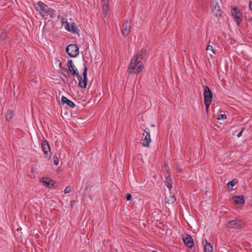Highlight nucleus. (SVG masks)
<instances>
[{
  "mask_svg": "<svg viewBox=\"0 0 252 252\" xmlns=\"http://www.w3.org/2000/svg\"><path fill=\"white\" fill-rule=\"evenodd\" d=\"M243 225V222L239 220H234L229 221L227 223V226L229 228L238 229Z\"/></svg>",
  "mask_w": 252,
  "mask_h": 252,
  "instance_id": "nucleus-10",
  "label": "nucleus"
},
{
  "mask_svg": "<svg viewBox=\"0 0 252 252\" xmlns=\"http://www.w3.org/2000/svg\"><path fill=\"white\" fill-rule=\"evenodd\" d=\"M234 202L237 204H244V199L243 196H236L233 197Z\"/></svg>",
  "mask_w": 252,
  "mask_h": 252,
  "instance_id": "nucleus-20",
  "label": "nucleus"
},
{
  "mask_svg": "<svg viewBox=\"0 0 252 252\" xmlns=\"http://www.w3.org/2000/svg\"><path fill=\"white\" fill-rule=\"evenodd\" d=\"M245 128L244 127H243L241 131L237 134V137H240L242 135V134L243 133V132L244 131Z\"/></svg>",
  "mask_w": 252,
  "mask_h": 252,
  "instance_id": "nucleus-32",
  "label": "nucleus"
},
{
  "mask_svg": "<svg viewBox=\"0 0 252 252\" xmlns=\"http://www.w3.org/2000/svg\"><path fill=\"white\" fill-rule=\"evenodd\" d=\"M76 24L74 23H72L70 25V32H75L76 31Z\"/></svg>",
  "mask_w": 252,
  "mask_h": 252,
  "instance_id": "nucleus-24",
  "label": "nucleus"
},
{
  "mask_svg": "<svg viewBox=\"0 0 252 252\" xmlns=\"http://www.w3.org/2000/svg\"><path fill=\"white\" fill-rule=\"evenodd\" d=\"M240 11L237 8V7H234L232 8L231 15L238 26L240 25L241 22L242 21V19L240 17Z\"/></svg>",
  "mask_w": 252,
  "mask_h": 252,
  "instance_id": "nucleus-8",
  "label": "nucleus"
},
{
  "mask_svg": "<svg viewBox=\"0 0 252 252\" xmlns=\"http://www.w3.org/2000/svg\"><path fill=\"white\" fill-rule=\"evenodd\" d=\"M165 200L166 203L169 204H173L176 200V198L174 194L171 192H169L166 195Z\"/></svg>",
  "mask_w": 252,
  "mask_h": 252,
  "instance_id": "nucleus-15",
  "label": "nucleus"
},
{
  "mask_svg": "<svg viewBox=\"0 0 252 252\" xmlns=\"http://www.w3.org/2000/svg\"><path fill=\"white\" fill-rule=\"evenodd\" d=\"M45 14H46L47 15L46 16H44V18H45V19H47L49 18L52 19L55 18L56 16V11L50 7H48V10L46 11Z\"/></svg>",
  "mask_w": 252,
  "mask_h": 252,
  "instance_id": "nucleus-16",
  "label": "nucleus"
},
{
  "mask_svg": "<svg viewBox=\"0 0 252 252\" xmlns=\"http://www.w3.org/2000/svg\"><path fill=\"white\" fill-rule=\"evenodd\" d=\"M101 5L102 10L103 13L107 16L109 10V0H101Z\"/></svg>",
  "mask_w": 252,
  "mask_h": 252,
  "instance_id": "nucleus-14",
  "label": "nucleus"
},
{
  "mask_svg": "<svg viewBox=\"0 0 252 252\" xmlns=\"http://www.w3.org/2000/svg\"><path fill=\"white\" fill-rule=\"evenodd\" d=\"M237 183V181L235 180H232V181L229 182L227 184L228 185H230L231 187H234L235 186L236 183Z\"/></svg>",
  "mask_w": 252,
  "mask_h": 252,
  "instance_id": "nucleus-27",
  "label": "nucleus"
},
{
  "mask_svg": "<svg viewBox=\"0 0 252 252\" xmlns=\"http://www.w3.org/2000/svg\"><path fill=\"white\" fill-rule=\"evenodd\" d=\"M185 246L188 248H191L194 244L192 237L189 234H186L183 237Z\"/></svg>",
  "mask_w": 252,
  "mask_h": 252,
  "instance_id": "nucleus-13",
  "label": "nucleus"
},
{
  "mask_svg": "<svg viewBox=\"0 0 252 252\" xmlns=\"http://www.w3.org/2000/svg\"><path fill=\"white\" fill-rule=\"evenodd\" d=\"M164 184L169 189L172 188V181L169 174L168 175H165Z\"/></svg>",
  "mask_w": 252,
  "mask_h": 252,
  "instance_id": "nucleus-19",
  "label": "nucleus"
},
{
  "mask_svg": "<svg viewBox=\"0 0 252 252\" xmlns=\"http://www.w3.org/2000/svg\"><path fill=\"white\" fill-rule=\"evenodd\" d=\"M146 50L141 49L131 59L127 70L130 73H139L144 68V66L141 63L144 57L146 55Z\"/></svg>",
  "mask_w": 252,
  "mask_h": 252,
  "instance_id": "nucleus-1",
  "label": "nucleus"
},
{
  "mask_svg": "<svg viewBox=\"0 0 252 252\" xmlns=\"http://www.w3.org/2000/svg\"><path fill=\"white\" fill-rule=\"evenodd\" d=\"M207 51H211V52H212L213 53H214V54L215 53V51H214L213 46L210 45H209L207 46Z\"/></svg>",
  "mask_w": 252,
  "mask_h": 252,
  "instance_id": "nucleus-28",
  "label": "nucleus"
},
{
  "mask_svg": "<svg viewBox=\"0 0 252 252\" xmlns=\"http://www.w3.org/2000/svg\"><path fill=\"white\" fill-rule=\"evenodd\" d=\"M14 116V113L11 110H8L6 115V119L7 121H11L13 117Z\"/></svg>",
  "mask_w": 252,
  "mask_h": 252,
  "instance_id": "nucleus-22",
  "label": "nucleus"
},
{
  "mask_svg": "<svg viewBox=\"0 0 252 252\" xmlns=\"http://www.w3.org/2000/svg\"><path fill=\"white\" fill-rule=\"evenodd\" d=\"M67 67L70 73L67 72V74L63 73V76L65 78L69 77L70 76H79V73L77 71V69L75 68V66L73 64L72 60H69L67 63Z\"/></svg>",
  "mask_w": 252,
  "mask_h": 252,
  "instance_id": "nucleus-6",
  "label": "nucleus"
},
{
  "mask_svg": "<svg viewBox=\"0 0 252 252\" xmlns=\"http://www.w3.org/2000/svg\"><path fill=\"white\" fill-rule=\"evenodd\" d=\"M153 252H157V251H153Z\"/></svg>",
  "mask_w": 252,
  "mask_h": 252,
  "instance_id": "nucleus-35",
  "label": "nucleus"
},
{
  "mask_svg": "<svg viewBox=\"0 0 252 252\" xmlns=\"http://www.w3.org/2000/svg\"><path fill=\"white\" fill-rule=\"evenodd\" d=\"M177 170H178V172H181V169L179 168L178 167H177Z\"/></svg>",
  "mask_w": 252,
  "mask_h": 252,
  "instance_id": "nucleus-34",
  "label": "nucleus"
},
{
  "mask_svg": "<svg viewBox=\"0 0 252 252\" xmlns=\"http://www.w3.org/2000/svg\"><path fill=\"white\" fill-rule=\"evenodd\" d=\"M131 24L130 21L126 20L122 26V32L124 36L128 35L131 30Z\"/></svg>",
  "mask_w": 252,
  "mask_h": 252,
  "instance_id": "nucleus-9",
  "label": "nucleus"
},
{
  "mask_svg": "<svg viewBox=\"0 0 252 252\" xmlns=\"http://www.w3.org/2000/svg\"><path fill=\"white\" fill-rule=\"evenodd\" d=\"M41 146L45 158L49 159L51 157V153L50 148L48 143L46 141H43L42 142Z\"/></svg>",
  "mask_w": 252,
  "mask_h": 252,
  "instance_id": "nucleus-11",
  "label": "nucleus"
},
{
  "mask_svg": "<svg viewBox=\"0 0 252 252\" xmlns=\"http://www.w3.org/2000/svg\"><path fill=\"white\" fill-rule=\"evenodd\" d=\"M63 104L66 103L68 106L71 108H74L75 107V103L71 100L68 99L64 96H63L61 98Z\"/></svg>",
  "mask_w": 252,
  "mask_h": 252,
  "instance_id": "nucleus-17",
  "label": "nucleus"
},
{
  "mask_svg": "<svg viewBox=\"0 0 252 252\" xmlns=\"http://www.w3.org/2000/svg\"><path fill=\"white\" fill-rule=\"evenodd\" d=\"M54 163L55 165H57L59 164V159L56 155H54L53 157Z\"/></svg>",
  "mask_w": 252,
  "mask_h": 252,
  "instance_id": "nucleus-26",
  "label": "nucleus"
},
{
  "mask_svg": "<svg viewBox=\"0 0 252 252\" xmlns=\"http://www.w3.org/2000/svg\"><path fill=\"white\" fill-rule=\"evenodd\" d=\"M250 10L252 11V1H251L250 2Z\"/></svg>",
  "mask_w": 252,
  "mask_h": 252,
  "instance_id": "nucleus-33",
  "label": "nucleus"
},
{
  "mask_svg": "<svg viewBox=\"0 0 252 252\" xmlns=\"http://www.w3.org/2000/svg\"><path fill=\"white\" fill-rule=\"evenodd\" d=\"M65 51L67 55L72 58H75L79 53V48L74 44H71L67 46Z\"/></svg>",
  "mask_w": 252,
  "mask_h": 252,
  "instance_id": "nucleus-3",
  "label": "nucleus"
},
{
  "mask_svg": "<svg viewBox=\"0 0 252 252\" xmlns=\"http://www.w3.org/2000/svg\"><path fill=\"white\" fill-rule=\"evenodd\" d=\"M204 92L203 93V95L204 104L206 107V111L207 112L208 111L210 105L212 102L213 94L212 91L208 86H205L204 87Z\"/></svg>",
  "mask_w": 252,
  "mask_h": 252,
  "instance_id": "nucleus-2",
  "label": "nucleus"
},
{
  "mask_svg": "<svg viewBox=\"0 0 252 252\" xmlns=\"http://www.w3.org/2000/svg\"><path fill=\"white\" fill-rule=\"evenodd\" d=\"M213 247L212 245L207 242H206L204 246V252H212Z\"/></svg>",
  "mask_w": 252,
  "mask_h": 252,
  "instance_id": "nucleus-21",
  "label": "nucleus"
},
{
  "mask_svg": "<svg viewBox=\"0 0 252 252\" xmlns=\"http://www.w3.org/2000/svg\"><path fill=\"white\" fill-rule=\"evenodd\" d=\"M7 39V35L5 31L2 32L0 35V40L1 41H5Z\"/></svg>",
  "mask_w": 252,
  "mask_h": 252,
  "instance_id": "nucleus-23",
  "label": "nucleus"
},
{
  "mask_svg": "<svg viewBox=\"0 0 252 252\" xmlns=\"http://www.w3.org/2000/svg\"><path fill=\"white\" fill-rule=\"evenodd\" d=\"M41 180L47 188H51L54 186L53 181L49 178H42Z\"/></svg>",
  "mask_w": 252,
  "mask_h": 252,
  "instance_id": "nucleus-18",
  "label": "nucleus"
},
{
  "mask_svg": "<svg viewBox=\"0 0 252 252\" xmlns=\"http://www.w3.org/2000/svg\"><path fill=\"white\" fill-rule=\"evenodd\" d=\"M84 68L83 72V79L81 75L77 76L79 79L78 86L81 88H85L87 87V71L88 68L86 64H84Z\"/></svg>",
  "mask_w": 252,
  "mask_h": 252,
  "instance_id": "nucleus-5",
  "label": "nucleus"
},
{
  "mask_svg": "<svg viewBox=\"0 0 252 252\" xmlns=\"http://www.w3.org/2000/svg\"><path fill=\"white\" fill-rule=\"evenodd\" d=\"M63 26L67 31L70 32V24L68 22L63 23Z\"/></svg>",
  "mask_w": 252,
  "mask_h": 252,
  "instance_id": "nucleus-25",
  "label": "nucleus"
},
{
  "mask_svg": "<svg viewBox=\"0 0 252 252\" xmlns=\"http://www.w3.org/2000/svg\"><path fill=\"white\" fill-rule=\"evenodd\" d=\"M131 197H132L131 195L129 193H127V194H126L125 198L127 201H129L131 199Z\"/></svg>",
  "mask_w": 252,
  "mask_h": 252,
  "instance_id": "nucleus-31",
  "label": "nucleus"
},
{
  "mask_svg": "<svg viewBox=\"0 0 252 252\" xmlns=\"http://www.w3.org/2000/svg\"><path fill=\"white\" fill-rule=\"evenodd\" d=\"M71 190V188L70 187H67L65 188V189L64 190V193H69Z\"/></svg>",
  "mask_w": 252,
  "mask_h": 252,
  "instance_id": "nucleus-30",
  "label": "nucleus"
},
{
  "mask_svg": "<svg viewBox=\"0 0 252 252\" xmlns=\"http://www.w3.org/2000/svg\"><path fill=\"white\" fill-rule=\"evenodd\" d=\"M144 132L143 133V135L144 136V138L141 139V144L142 146L148 147L149 146V144L151 141L150 131L147 128L144 130Z\"/></svg>",
  "mask_w": 252,
  "mask_h": 252,
  "instance_id": "nucleus-7",
  "label": "nucleus"
},
{
  "mask_svg": "<svg viewBox=\"0 0 252 252\" xmlns=\"http://www.w3.org/2000/svg\"><path fill=\"white\" fill-rule=\"evenodd\" d=\"M226 119V115L225 114H221L219 116V117L218 118V120H224Z\"/></svg>",
  "mask_w": 252,
  "mask_h": 252,
  "instance_id": "nucleus-29",
  "label": "nucleus"
},
{
  "mask_svg": "<svg viewBox=\"0 0 252 252\" xmlns=\"http://www.w3.org/2000/svg\"><path fill=\"white\" fill-rule=\"evenodd\" d=\"M33 5L35 9L39 12V14L43 18L47 15L45 13L49 7L47 4L41 1H39L37 3L33 4Z\"/></svg>",
  "mask_w": 252,
  "mask_h": 252,
  "instance_id": "nucleus-4",
  "label": "nucleus"
},
{
  "mask_svg": "<svg viewBox=\"0 0 252 252\" xmlns=\"http://www.w3.org/2000/svg\"><path fill=\"white\" fill-rule=\"evenodd\" d=\"M219 0H212V9L216 16H220L221 11L218 3Z\"/></svg>",
  "mask_w": 252,
  "mask_h": 252,
  "instance_id": "nucleus-12",
  "label": "nucleus"
}]
</instances>
